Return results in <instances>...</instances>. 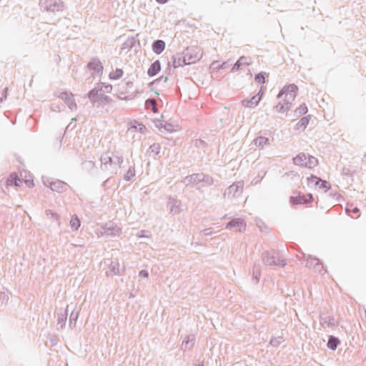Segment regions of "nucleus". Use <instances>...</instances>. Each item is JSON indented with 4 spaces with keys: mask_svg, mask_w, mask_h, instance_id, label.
<instances>
[{
    "mask_svg": "<svg viewBox=\"0 0 366 366\" xmlns=\"http://www.w3.org/2000/svg\"><path fill=\"white\" fill-rule=\"evenodd\" d=\"M201 173H195L192 175L187 176L184 180L183 182L186 185H189L190 184H197L201 182Z\"/></svg>",
    "mask_w": 366,
    "mask_h": 366,
    "instance_id": "nucleus-22",
    "label": "nucleus"
},
{
    "mask_svg": "<svg viewBox=\"0 0 366 366\" xmlns=\"http://www.w3.org/2000/svg\"><path fill=\"white\" fill-rule=\"evenodd\" d=\"M293 163L295 165L305 167V163L307 161V156L305 153H300L292 159Z\"/></svg>",
    "mask_w": 366,
    "mask_h": 366,
    "instance_id": "nucleus-27",
    "label": "nucleus"
},
{
    "mask_svg": "<svg viewBox=\"0 0 366 366\" xmlns=\"http://www.w3.org/2000/svg\"><path fill=\"white\" fill-rule=\"evenodd\" d=\"M286 102L282 101H280L277 105L274 107V109L277 112H285L290 109V106L286 105Z\"/></svg>",
    "mask_w": 366,
    "mask_h": 366,
    "instance_id": "nucleus-32",
    "label": "nucleus"
},
{
    "mask_svg": "<svg viewBox=\"0 0 366 366\" xmlns=\"http://www.w3.org/2000/svg\"><path fill=\"white\" fill-rule=\"evenodd\" d=\"M0 300H8V296L5 292H0Z\"/></svg>",
    "mask_w": 366,
    "mask_h": 366,
    "instance_id": "nucleus-58",
    "label": "nucleus"
},
{
    "mask_svg": "<svg viewBox=\"0 0 366 366\" xmlns=\"http://www.w3.org/2000/svg\"><path fill=\"white\" fill-rule=\"evenodd\" d=\"M246 222L243 219L234 218L228 222L226 224V229H234L236 232H243L246 229Z\"/></svg>",
    "mask_w": 366,
    "mask_h": 366,
    "instance_id": "nucleus-6",
    "label": "nucleus"
},
{
    "mask_svg": "<svg viewBox=\"0 0 366 366\" xmlns=\"http://www.w3.org/2000/svg\"><path fill=\"white\" fill-rule=\"evenodd\" d=\"M194 336L188 335L185 337V339L183 340L182 347H184V350L190 349L193 347L194 344Z\"/></svg>",
    "mask_w": 366,
    "mask_h": 366,
    "instance_id": "nucleus-30",
    "label": "nucleus"
},
{
    "mask_svg": "<svg viewBox=\"0 0 366 366\" xmlns=\"http://www.w3.org/2000/svg\"><path fill=\"white\" fill-rule=\"evenodd\" d=\"M112 157H113L112 165H118L119 167H121V165L123 163V157L114 155V156H112Z\"/></svg>",
    "mask_w": 366,
    "mask_h": 366,
    "instance_id": "nucleus-47",
    "label": "nucleus"
},
{
    "mask_svg": "<svg viewBox=\"0 0 366 366\" xmlns=\"http://www.w3.org/2000/svg\"><path fill=\"white\" fill-rule=\"evenodd\" d=\"M254 144L256 147L263 148L264 146L269 144V139L265 137H258L254 139Z\"/></svg>",
    "mask_w": 366,
    "mask_h": 366,
    "instance_id": "nucleus-25",
    "label": "nucleus"
},
{
    "mask_svg": "<svg viewBox=\"0 0 366 366\" xmlns=\"http://www.w3.org/2000/svg\"><path fill=\"white\" fill-rule=\"evenodd\" d=\"M320 322L321 324H327L328 326L335 325V319L332 316L320 317Z\"/></svg>",
    "mask_w": 366,
    "mask_h": 366,
    "instance_id": "nucleus-38",
    "label": "nucleus"
},
{
    "mask_svg": "<svg viewBox=\"0 0 366 366\" xmlns=\"http://www.w3.org/2000/svg\"><path fill=\"white\" fill-rule=\"evenodd\" d=\"M139 127V130L140 131V132H143L144 130L146 129V127L144 125H143L142 124H138Z\"/></svg>",
    "mask_w": 366,
    "mask_h": 366,
    "instance_id": "nucleus-63",
    "label": "nucleus"
},
{
    "mask_svg": "<svg viewBox=\"0 0 366 366\" xmlns=\"http://www.w3.org/2000/svg\"><path fill=\"white\" fill-rule=\"evenodd\" d=\"M25 182H26V185L29 187H32L34 186L33 180H26Z\"/></svg>",
    "mask_w": 366,
    "mask_h": 366,
    "instance_id": "nucleus-59",
    "label": "nucleus"
},
{
    "mask_svg": "<svg viewBox=\"0 0 366 366\" xmlns=\"http://www.w3.org/2000/svg\"><path fill=\"white\" fill-rule=\"evenodd\" d=\"M283 342L282 337H272L270 340V345L273 347H278Z\"/></svg>",
    "mask_w": 366,
    "mask_h": 366,
    "instance_id": "nucleus-46",
    "label": "nucleus"
},
{
    "mask_svg": "<svg viewBox=\"0 0 366 366\" xmlns=\"http://www.w3.org/2000/svg\"><path fill=\"white\" fill-rule=\"evenodd\" d=\"M8 87H5L1 92H0V104L7 97Z\"/></svg>",
    "mask_w": 366,
    "mask_h": 366,
    "instance_id": "nucleus-49",
    "label": "nucleus"
},
{
    "mask_svg": "<svg viewBox=\"0 0 366 366\" xmlns=\"http://www.w3.org/2000/svg\"><path fill=\"white\" fill-rule=\"evenodd\" d=\"M161 70V63L159 60L154 61L147 70V75L150 77L156 76Z\"/></svg>",
    "mask_w": 366,
    "mask_h": 366,
    "instance_id": "nucleus-21",
    "label": "nucleus"
},
{
    "mask_svg": "<svg viewBox=\"0 0 366 366\" xmlns=\"http://www.w3.org/2000/svg\"><path fill=\"white\" fill-rule=\"evenodd\" d=\"M298 90V87L295 84H291L287 86H285L277 94V98L280 99L283 95H285L284 102H285L286 105H289L291 107L292 101H294L295 98L297 96V92Z\"/></svg>",
    "mask_w": 366,
    "mask_h": 366,
    "instance_id": "nucleus-2",
    "label": "nucleus"
},
{
    "mask_svg": "<svg viewBox=\"0 0 366 366\" xmlns=\"http://www.w3.org/2000/svg\"><path fill=\"white\" fill-rule=\"evenodd\" d=\"M266 72L264 71H260L259 73L257 74L254 76V80L260 84L265 83V75Z\"/></svg>",
    "mask_w": 366,
    "mask_h": 366,
    "instance_id": "nucleus-44",
    "label": "nucleus"
},
{
    "mask_svg": "<svg viewBox=\"0 0 366 366\" xmlns=\"http://www.w3.org/2000/svg\"><path fill=\"white\" fill-rule=\"evenodd\" d=\"M97 88L99 92L110 93L112 90V86L111 84H105L104 83L99 82L94 87Z\"/></svg>",
    "mask_w": 366,
    "mask_h": 366,
    "instance_id": "nucleus-31",
    "label": "nucleus"
},
{
    "mask_svg": "<svg viewBox=\"0 0 366 366\" xmlns=\"http://www.w3.org/2000/svg\"><path fill=\"white\" fill-rule=\"evenodd\" d=\"M136 42L137 40L134 37H129L123 44L124 48L131 49L135 46Z\"/></svg>",
    "mask_w": 366,
    "mask_h": 366,
    "instance_id": "nucleus-37",
    "label": "nucleus"
},
{
    "mask_svg": "<svg viewBox=\"0 0 366 366\" xmlns=\"http://www.w3.org/2000/svg\"><path fill=\"white\" fill-rule=\"evenodd\" d=\"M307 112V107L305 104H301L299 107L295 110V113L297 115H304Z\"/></svg>",
    "mask_w": 366,
    "mask_h": 366,
    "instance_id": "nucleus-45",
    "label": "nucleus"
},
{
    "mask_svg": "<svg viewBox=\"0 0 366 366\" xmlns=\"http://www.w3.org/2000/svg\"><path fill=\"white\" fill-rule=\"evenodd\" d=\"M318 163V161L317 158H315L313 156L309 155L307 157V161L305 163V167L307 168H313L315 167Z\"/></svg>",
    "mask_w": 366,
    "mask_h": 366,
    "instance_id": "nucleus-33",
    "label": "nucleus"
},
{
    "mask_svg": "<svg viewBox=\"0 0 366 366\" xmlns=\"http://www.w3.org/2000/svg\"><path fill=\"white\" fill-rule=\"evenodd\" d=\"M252 60L249 57H247L244 56H242L239 59L236 61V63L232 66L231 71L234 72L238 71L242 65H250L252 64Z\"/></svg>",
    "mask_w": 366,
    "mask_h": 366,
    "instance_id": "nucleus-19",
    "label": "nucleus"
},
{
    "mask_svg": "<svg viewBox=\"0 0 366 366\" xmlns=\"http://www.w3.org/2000/svg\"><path fill=\"white\" fill-rule=\"evenodd\" d=\"M155 1L160 4H166L168 1V0H155Z\"/></svg>",
    "mask_w": 366,
    "mask_h": 366,
    "instance_id": "nucleus-64",
    "label": "nucleus"
},
{
    "mask_svg": "<svg viewBox=\"0 0 366 366\" xmlns=\"http://www.w3.org/2000/svg\"><path fill=\"white\" fill-rule=\"evenodd\" d=\"M145 104L147 107H152L153 112H157V102L154 99H148L146 100Z\"/></svg>",
    "mask_w": 366,
    "mask_h": 366,
    "instance_id": "nucleus-41",
    "label": "nucleus"
},
{
    "mask_svg": "<svg viewBox=\"0 0 366 366\" xmlns=\"http://www.w3.org/2000/svg\"><path fill=\"white\" fill-rule=\"evenodd\" d=\"M262 260L266 265L284 267L286 263L285 259H280L276 251H266L262 254Z\"/></svg>",
    "mask_w": 366,
    "mask_h": 366,
    "instance_id": "nucleus-3",
    "label": "nucleus"
},
{
    "mask_svg": "<svg viewBox=\"0 0 366 366\" xmlns=\"http://www.w3.org/2000/svg\"><path fill=\"white\" fill-rule=\"evenodd\" d=\"M310 119V116H305V117H302L296 124L297 129L305 130V129L307 127V126L309 124Z\"/></svg>",
    "mask_w": 366,
    "mask_h": 366,
    "instance_id": "nucleus-29",
    "label": "nucleus"
},
{
    "mask_svg": "<svg viewBox=\"0 0 366 366\" xmlns=\"http://www.w3.org/2000/svg\"><path fill=\"white\" fill-rule=\"evenodd\" d=\"M183 52L188 53L186 56V60L188 64L195 63L201 58V56H199L193 49L189 47H187Z\"/></svg>",
    "mask_w": 366,
    "mask_h": 366,
    "instance_id": "nucleus-14",
    "label": "nucleus"
},
{
    "mask_svg": "<svg viewBox=\"0 0 366 366\" xmlns=\"http://www.w3.org/2000/svg\"><path fill=\"white\" fill-rule=\"evenodd\" d=\"M161 80H164V82H167L168 81V77L162 76L161 77L157 79L155 81H161Z\"/></svg>",
    "mask_w": 366,
    "mask_h": 366,
    "instance_id": "nucleus-61",
    "label": "nucleus"
},
{
    "mask_svg": "<svg viewBox=\"0 0 366 366\" xmlns=\"http://www.w3.org/2000/svg\"><path fill=\"white\" fill-rule=\"evenodd\" d=\"M345 211H346V212H347V213H348V214H349L350 212H352V213H354V214H357V213L360 212V209H359L357 207H355L352 208V210H350L348 207H346Z\"/></svg>",
    "mask_w": 366,
    "mask_h": 366,
    "instance_id": "nucleus-56",
    "label": "nucleus"
},
{
    "mask_svg": "<svg viewBox=\"0 0 366 366\" xmlns=\"http://www.w3.org/2000/svg\"><path fill=\"white\" fill-rule=\"evenodd\" d=\"M340 343V341L337 337H336L333 335H330L329 337V339H328V341L327 343V346L329 349H330L332 350H335Z\"/></svg>",
    "mask_w": 366,
    "mask_h": 366,
    "instance_id": "nucleus-26",
    "label": "nucleus"
},
{
    "mask_svg": "<svg viewBox=\"0 0 366 366\" xmlns=\"http://www.w3.org/2000/svg\"><path fill=\"white\" fill-rule=\"evenodd\" d=\"M68 307L69 305H67L66 308L64 310L63 312H61L58 315V319H57V323H56V329L57 330H62L65 327L66 322L67 320V316H68Z\"/></svg>",
    "mask_w": 366,
    "mask_h": 366,
    "instance_id": "nucleus-18",
    "label": "nucleus"
},
{
    "mask_svg": "<svg viewBox=\"0 0 366 366\" xmlns=\"http://www.w3.org/2000/svg\"><path fill=\"white\" fill-rule=\"evenodd\" d=\"M139 276L140 277H143V278H147L149 277V272L147 270H145V269H142L139 272Z\"/></svg>",
    "mask_w": 366,
    "mask_h": 366,
    "instance_id": "nucleus-53",
    "label": "nucleus"
},
{
    "mask_svg": "<svg viewBox=\"0 0 366 366\" xmlns=\"http://www.w3.org/2000/svg\"><path fill=\"white\" fill-rule=\"evenodd\" d=\"M262 178H263V176L260 177L259 175H258L257 177H256L253 179V180L251 182L252 184H258L259 182H260L262 181Z\"/></svg>",
    "mask_w": 366,
    "mask_h": 366,
    "instance_id": "nucleus-54",
    "label": "nucleus"
},
{
    "mask_svg": "<svg viewBox=\"0 0 366 366\" xmlns=\"http://www.w3.org/2000/svg\"><path fill=\"white\" fill-rule=\"evenodd\" d=\"M290 202L292 205L306 204H307V197L305 195L291 196Z\"/></svg>",
    "mask_w": 366,
    "mask_h": 366,
    "instance_id": "nucleus-23",
    "label": "nucleus"
},
{
    "mask_svg": "<svg viewBox=\"0 0 366 366\" xmlns=\"http://www.w3.org/2000/svg\"><path fill=\"white\" fill-rule=\"evenodd\" d=\"M149 150L151 153L158 155L160 153L161 146L158 143H154L149 147Z\"/></svg>",
    "mask_w": 366,
    "mask_h": 366,
    "instance_id": "nucleus-43",
    "label": "nucleus"
},
{
    "mask_svg": "<svg viewBox=\"0 0 366 366\" xmlns=\"http://www.w3.org/2000/svg\"><path fill=\"white\" fill-rule=\"evenodd\" d=\"M79 311L76 312L75 310H73L72 312H71L69 317V327L71 328H73L75 326L77 319L79 317Z\"/></svg>",
    "mask_w": 366,
    "mask_h": 366,
    "instance_id": "nucleus-34",
    "label": "nucleus"
},
{
    "mask_svg": "<svg viewBox=\"0 0 366 366\" xmlns=\"http://www.w3.org/2000/svg\"><path fill=\"white\" fill-rule=\"evenodd\" d=\"M259 275L260 272L259 271L255 272L254 269L253 270V280H255V283H258Z\"/></svg>",
    "mask_w": 366,
    "mask_h": 366,
    "instance_id": "nucleus-55",
    "label": "nucleus"
},
{
    "mask_svg": "<svg viewBox=\"0 0 366 366\" xmlns=\"http://www.w3.org/2000/svg\"><path fill=\"white\" fill-rule=\"evenodd\" d=\"M103 230V233L108 237H115L120 234V229L112 222L105 224Z\"/></svg>",
    "mask_w": 366,
    "mask_h": 366,
    "instance_id": "nucleus-12",
    "label": "nucleus"
},
{
    "mask_svg": "<svg viewBox=\"0 0 366 366\" xmlns=\"http://www.w3.org/2000/svg\"><path fill=\"white\" fill-rule=\"evenodd\" d=\"M87 97L92 105L97 107L104 106L112 102V99L109 96L99 92L97 88H93L90 90L87 94Z\"/></svg>",
    "mask_w": 366,
    "mask_h": 366,
    "instance_id": "nucleus-1",
    "label": "nucleus"
},
{
    "mask_svg": "<svg viewBox=\"0 0 366 366\" xmlns=\"http://www.w3.org/2000/svg\"><path fill=\"white\" fill-rule=\"evenodd\" d=\"M167 205L169 207L170 213L173 215L177 214L182 212L181 202L178 199L169 197Z\"/></svg>",
    "mask_w": 366,
    "mask_h": 366,
    "instance_id": "nucleus-13",
    "label": "nucleus"
},
{
    "mask_svg": "<svg viewBox=\"0 0 366 366\" xmlns=\"http://www.w3.org/2000/svg\"><path fill=\"white\" fill-rule=\"evenodd\" d=\"M165 42L161 39L154 41L152 45V51L157 54H162L165 49Z\"/></svg>",
    "mask_w": 366,
    "mask_h": 366,
    "instance_id": "nucleus-20",
    "label": "nucleus"
},
{
    "mask_svg": "<svg viewBox=\"0 0 366 366\" xmlns=\"http://www.w3.org/2000/svg\"><path fill=\"white\" fill-rule=\"evenodd\" d=\"M81 224L80 219L76 215H74L70 220V226L72 229L78 230Z\"/></svg>",
    "mask_w": 366,
    "mask_h": 366,
    "instance_id": "nucleus-35",
    "label": "nucleus"
},
{
    "mask_svg": "<svg viewBox=\"0 0 366 366\" xmlns=\"http://www.w3.org/2000/svg\"><path fill=\"white\" fill-rule=\"evenodd\" d=\"M112 183H111V179L109 178H108L107 179H106L103 183H102V187L104 189H108L110 186H111Z\"/></svg>",
    "mask_w": 366,
    "mask_h": 366,
    "instance_id": "nucleus-52",
    "label": "nucleus"
},
{
    "mask_svg": "<svg viewBox=\"0 0 366 366\" xmlns=\"http://www.w3.org/2000/svg\"><path fill=\"white\" fill-rule=\"evenodd\" d=\"M124 72L122 69H117L115 71H113L109 73V79L117 80L121 78L123 75Z\"/></svg>",
    "mask_w": 366,
    "mask_h": 366,
    "instance_id": "nucleus-36",
    "label": "nucleus"
},
{
    "mask_svg": "<svg viewBox=\"0 0 366 366\" xmlns=\"http://www.w3.org/2000/svg\"><path fill=\"white\" fill-rule=\"evenodd\" d=\"M195 144H196V146L200 147V146L204 145L205 142H204V141H203L202 139H197L195 142Z\"/></svg>",
    "mask_w": 366,
    "mask_h": 366,
    "instance_id": "nucleus-57",
    "label": "nucleus"
},
{
    "mask_svg": "<svg viewBox=\"0 0 366 366\" xmlns=\"http://www.w3.org/2000/svg\"><path fill=\"white\" fill-rule=\"evenodd\" d=\"M308 198H307V204L311 202L313 200V196L312 194L309 193L307 194Z\"/></svg>",
    "mask_w": 366,
    "mask_h": 366,
    "instance_id": "nucleus-62",
    "label": "nucleus"
},
{
    "mask_svg": "<svg viewBox=\"0 0 366 366\" xmlns=\"http://www.w3.org/2000/svg\"><path fill=\"white\" fill-rule=\"evenodd\" d=\"M135 175V169H134V167H129L128 171L127 172V173L124 174V179L126 180V181H129L132 179V178L133 177H134Z\"/></svg>",
    "mask_w": 366,
    "mask_h": 366,
    "instance_id": "nucleus-42",
    "label": "nucleus"
},
{
    "mask_svg": "<svg viewBox=\"0 0 366 366\" xmlns=\"http://www.w3.org/2000/svg\"><path fill=\"white\" fill-rule=\"evenodd\" d=\"M87 68L97 74L102 75L104 67L102 62L97 57H93L87 64Z\"/></svg>",
    "mask_w": 366,
    "mask_h": 366,
    "instance_id": "nucleus-11",
    "label": "nucleus"
},
{
    "mask_svg": "<svg viewBox=\"0 0 366 366\" xmlns=\"http://www.w3.org/2000/svg\"><path fill=\"white\" fill-rule=\"evenodd\" d=\"M83 168L92 169L94 167V163L92 161H84L82 162Z\"/></svg>",
    "mask_w": 366,
    "mask_h": 366,
    "instance_id": "nucleus-48",
    "label": "nucleus"
},
{
    "mask_svg": "<svg viewBox=\"0 0 366 366\" xmlns=\"http://www.w3.org/2000/svg\"><path fill=\"white\" fill-rule=\"evenodd\" d=\"M306 266L307 267H313L316 271L321 272L323 269V264L320 262V259L316 257H312L311 255L307 259Z\"/></svg>",
    "mask_w": 366,
    "mask_h": 366,
    "instance_id": "nucleus-15",
    "label": "nucleus"
},
{
    "mask_svg": "<svg viewBox=\"0 0 366 366\" xmlns=\"http://www.w3.org/2000/svg\"><path fill=\"white\" fill-rule=\"evenodd\" d=\"M201 234L204 236H209L212 234V228H207L201 231Z\"/></svg>",
    "mask_w": 366,
    "mask_h": 366,
    "instance_id": "nucleus-51",
    "label": "nucleus"
},
{
    "mask_svg": "<svg viewBox=\"0 0 366 366\" xmlns=\"http://www.w3.org/2000/svg\"><path fill=\"white\" fill-rule=\"evenodd\" d=\"M107 275H120L119 264L117 261H111L109 264V270L107 272Z\"/></svg>",
    "mask_w": 366,
    "mask_h": 366,
    "instance_id": "nucleus-24",
    "label": "nucleus"
},
{
    "mask_svg": "<svg viewBox=\"0 0 366 366\" xmlns=\"http://www.w3.org/2000/svg\"><path fill=\"white\" fill-rule=\"evenodd\" d=\"M228 66V63L224 61L219 66V69H226Z\"/></svg>",
    "mask_w": 366,
    "mask_h": 366,
    "instance_id": "nucleus-60",
    "label": "nucleus"
},
{
    "mask_svg": "<svg viewBox=\"0 0 366 366\" xmlns=\"http://www.w3.org/2000/svg\"><path fill=\"white\" fill-rule=\"evenodd\" d=\"M44 184L49 187L52 191L57 192H63L67 189L68 184L63 181L61 180H55V181H49L44 182Z\"/></svg>",
    "mask_w": 366,
    "mask_h": 366,
    "instance_id": "nucleus-7",
    "label": "nucleus"
},
{
    "mask_svg": "<svg viewBox=\"0 0 366 366\" xmlns=\"http://www.w3.org/2000/svg\"><path fill=\"white\" fill-rule=\"evenodd\" d=\"M262 99V97L259 96V93L253 96L251 99H243L242 101V104L244 107L254 108L255 107L260 100Z\"/></svg>",
    "mask_w": 366,
    "mask_h": 366,
    "instance_id": "nucleus-16",
    "label": "nucleus"
},
{
    "mask_svg": "<svg viewBox=\"0 0 366 366\" xmlns=\"http://www.w3.org/2000/svg\"><path fill=\"white\" fill-rule=\"evenodd\" d=\"M40 6L44 11L52 13L62 11L65 7L61 0H41Z\"/></svg>",
    "mask_w": 366,
    "mask_h": 366,
    "instance_id": "nucleus-4",
    "label": "nucleus"
},
{
    "mask_svg": "<svg viewBox=\"0 0 366 366\" xmlns=\"http://www.w3.org/2000/svg\"><path fill=\"white\" fill-rule=\"evenodd\" d=\"M58 97L64 100L65 104L71 110H75L77 108L76 104L73 99V94H69L67 92H61L58 95Z\"/></svg>",
    "mask_w": 366,
    "mask_h": 366,
    "instance_id": "nucleus-9",
    "label": "nucleus"
},
{
    "mask_svg": "<svg viewBox=\"0 0 366 366\" xmlns=\"http://www.w3.org/2000/svg\"><path fill=\"white\" fill-rule=\"evenodd\" d=\"M188 53L179 52L173 55L172 59V66L174 68H178L183 66L184 65L188 64L186 60V56Z\"/></svg>",
    "mask_w": 366,
    "mask_h": 366,
    "instance_id": "nucleus-10",
    "label": "nucleus"
},
{
    "mask_svg": "<svg viewBox=\"0 0 366 366\" xmlns=\"http://www.w3.org/2000/svg\"><path fill=\"white\" fill-rule=\"evenodd\" d=\"M308 184L319 186L321 189H325L326 191L331 188V186L328 182L323 180L320 177L315 175H311L308 178Z\"/></svg>",
    "mask_w": 366,
    "mask_h": 366,
    "instance_id": "nucleus-8",
    "label": "nucleus"
},
{
    "mask_svg": "<svg viewBox=\"0 0 366 366\" xmlns=\"http://www.w3.org/2000/svg\"><path fill=\"white\" fill-rule=\"evenodd\" d=\"M244 182L238 181L234 182L232 185L228 187L223 195L224 198L232 199L239 197L243 192Z\"/></svg>",
    "mask_w": 366,
    "mask_h": 366,
    "instance_id": "nucleus-5",
    "label": "nucleus"
},
{
    "mask_svg": "<svg viewBox=\"0 0 366 366\" xmlns=\"http://www.w3.org/2000/svg\"><path fill=\"white\" fill-rule=\"evenodd\" d=\"M156 126L158 128H162L163 127L166 131H167L169 132H172L173 130H174L173 129V127H172V125L171 124H169V123L163 124L159 120L157 121Z\"/></svg>",
    "mask_w": 366,
    "mask_h": 366,
    "instance_id": "nucleus-40",
    "label": "nucleus"
},
{
    "mask_svg": "<svg viewBox=\"0 0 366 366\" xmlns=\"http://www.w3.org/2000/svg\"><path fill=\"white\" fill-rule=\"evenodd\" d=\"M201 182H204L207 185H212L214 184V179L212 177L204 173H201Z\"/></svg>",
    "mask_w": 366,
    "mask_h": 366,
    "instance_id": "nucleus-39",
    "label": "nucleus"
},
{
    "mask_svg": "<svg viewBox=\"0 0 366 366\" xmlns=\"http://www.w3.org/2000/svg\"><path fill=\"white\" fill-rule=\"evenodd\" d=\"M101 168L102 170H108L109 166H112L113 157L109 152L104 153L101 157Z\"/></svg>",
    "mask_w": 366,
    "mask_h": 366,
    "instance_id": "nucleus-17",
    "label": "nucleus"
},
{
    "mask_svg": "<svg viewBox=\"0 0 366 366\" xmlns=\"http://www.w3.org/2000/svg\"><path fill=\"white\" fill-rule=\"evenodd\" d=\"M46 214L47 216H49L51 215L52 217L55 218L56 220H59V215L56 213V212H54L51 209H46Z\"/></svg>",
    "mask_w": 366,
    "mask_h": 366,
    "instance_id": "nucleus-50",
    "label": "nucleus"
},
{
    "mask_svg": "<svg viewBox=\"0 0 366 366\" xmlns=\"http://www.w3.org/2000/svg\"><path fill=\"white\" fill-rule=\"evenodd\" d=\"M21 183V180L19 178L18 174L15 172L10 174L9 178L7 180L9 185H15L19 187Z\"/></svg>",
    "mask_w": 366,
    "mask_h": 366,
    "instance_id": "nucleus-28",
    "label": "nucleus"
}]
</instances>
